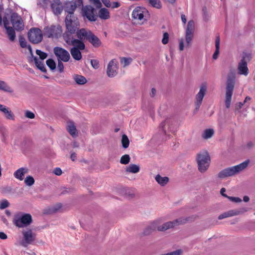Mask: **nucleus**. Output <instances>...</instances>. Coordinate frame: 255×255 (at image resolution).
I'll use <instances>...</instances> for the list:
<instances>
[{"label": "nucleus", "instance_id": "5fc2aeb1", "mask_svg": "<svg viewBox=\"0 0 255 255\" xmlns=\"http://www.w3.org/2000/svg\"><path fill=\"white\" fill-rule=\"evenodd\" d=\"M53 173L56 175L60 176L62 174V171L60 168L56 167L54 169Z\"/></svg>", "mask_w": 255, "mask_h": 255}, {"label": "nucleus", "instance_id": "20e7f679", "mask_svg": "<svg viewBox=\"0 0 255 255\" xmlns=\"http://www.w3.org/2000/svg\"><path fill=\"white\" fill-rule=\"evenodd\" d=\"M210 157L207 151L200 152L197 154V161L199 171L204 173L208 169L210 163Z\"/></svg>", "mask_w": 255, "mask_h": 255}, {"label": "nucleus", "instance_id": "e2e57ef3", "mask_svg": "<svg viewBox=\"0 0 255 255\" xmlns=\"http://www.w3.org/2000/svg\"><path fill=\"white\" fill-rule=\"evenodd\" d=\"M244 104V103H242V102H239V103H237L236 105V109H240L242 107V106H243Z\"/></svg>", "mask_w": 255, "mask_h": 255}, {"label": "nucleus", "instance_id": "774afa93", "mask_svg": "<svg viewBox=\"0 0 255 255\" xmlns=\"http://www.w3.org/2000/svg\"><path fill=\"white\" fill-rule=\"evenodd\" d=\"M156 90L154 88H152L151 89V93H150V95L151 97H154L156 94Z\"/></svg>", "mask_w": 255, "mask_h": 255}, {"label": "nucleus", "instance_id": "2f4dec72", "mask_svg": "<svg viewBox=\"0 0 255 255\" xmlns=\"http://www.w3.org/2000/svg\"><path fill=\"white\" fill-rule=\"evenodd\" d=\"M67 129L72 136H76L77 135V129L73 123L69 122Z\"/></svg>", "mask_w": 255, "mask_h": 255}, {"label": "nucleus", "instance_id": "4d7b16f0", "mask_svg": "<svg viewBox=\"0 0 255 255\" xmlns=\"http://www.w3.org/2000/svg\"><path fill=\"white\" fill-rule=\"evenodd\" d=\"M102 1L106 7H111V2H110V1L109 0H102Z\"/></svg>", "mask_w": 255, "mask_h": 255}, {"label": "nucleus", "instance_id": "680f3d73", "mask_svg": "<svg viewBox=\"0 0 255 255\" xmlns=\"http://www.w3.org/2000/svg\"><path fill=\"white\" fill-rule=\"evenodd\" d=\"M254 144L252 141H249L247 143L246 146L248 148H251L254 146Z\"/></svg>", "mask_w": 255, "mask_h": 255}, {"label": "nucleus", "instance_id": "423d86ee", "mask_svg": "<svg viewBox=\"0 0 255 255\" xmlns=\"http://www.w3.org/2000/svg\"><path fill=\"white\" fill-rule=\"evenodd\" d=\"M236 77L234 75L228 76L226 87L225 105L229 108L231 105L232 97L235 84Z\"/></svg>", "mask_w": 255, "mask_h": 255}, {"label": "nucleus", "instance_id": "f704fd0d", "mask_svg": "<svg viewBox=\"0 0 255 255\" xmlns=\"http://www.w3.org/2000/svg\"><path fill=\"white\" fill-rule=\"evenodd\" d=\"M214 133V130L211 128H208L205 129L202 135V137L204 139H208L211 138Z\"/></svg>", "mask_w": 255, "mask_h": 255}, {"label": "nucleus", "instance_id": "c756f323", "mask_svg": "<svg viewBox=\"0 0 255 255\" xmlns=\"http://www.w3.org/2000/svg\"><path fill=\"white\" fill-rule=\"evenodd\" d=\"M19 41L20 46L22 48L27 47L28 48L30 53L31 54V55H32V50L31 47L30 45H27V42H26L25 38L23 36L20 35L19 36Z\"/></svg>", "mask_w": 255, "mask_h": 255}, {"label": "nucleus", "instance_id": "69168bd1", "mask_svg": "<svg viewBox=\"0 0 255 255\" xmlns=\"http://www.w3.org/2000/svg\"><path fill=\"white\" fill-rule=\"evenodd\" d=\"M41 0L43 2V3L42 4L40 2H39L38 4H41L42 7L46 6L48 3L47 0Z\"/></svg>", "mask_w": 255, "mask_h": 255}, {"label": "nucleus", "instance_id": "13d9d810", "mask_svg": "<svg viewBox=\"0 0 255 255\" xmlns=\"http://www.w3.org/2000/svg\"><path fill=\"white\" fill-rule=\"evenodd\" d=\"M90 1L97 6L101 5L100 0H90Z\"/></svg>", "mask_w": 255, "mask_h": 255}, {"label": "nucleus", "instance_id": "f03ea898", "mask_svg": "<svg viewBox=\"0 0 255 255\" xmlns=\"http://www.w3.org/2000/svg\"><path fill=\"white\" fill-rule=\"evenodd\" d=\"M91 32L90 30L85 28L78 29L75 32L78 39L74 38L72 35L67 33H64L63 38L69 45H75L80 49H84L85 45L83 41L85 39L88 40Z\"/></svg>", "mask_w": 255, "mask_h": 255}, {"label": "nucleus", "instance_id": "a878e982", "mask_svg": "<svg viewBox=\"0 0 255 255\" xmlns=\"http://www.w3.org/2000/svg\"><path fill=\"white\" fill-rule=\"evenodd\" d=\"M88 40L95 47H98L101 45L100 39L91 32Z\"/></svg>", "mask_w": 255, "mask_h": 255}, {"label": "nucleus", "instance_id": "39448f33", "mask_svg": "<svg viewBox=\"0 0 255 255\" xmlns=\"http://www.w3.org/2000/svg\"><path fill=\"white\" fill-rule=\"evenodd\" d=\"M65 25L67 31L65 33L72 34L75 32L80 28V23L76 16L74 15H67L65 18Z\"/></svg>", "mask_w": 255, "mask_h": 255}, {"label": "nucleus", "instance_id": "3c124183", "mask_svg": "<svg viewBox=\"0 0 255 255\" xmlns=\"http://www.w3.org/2000/svg\"><path fill=\"white\" fill-rule=\"evenodd\" d=\"M91 64L94 69H98L99 66V61L97 60L92 59L91 60Z\"/></svg>", "mask_w": 255, "mask_h": 255}, {"label": "nucleus", "instance_id": "58836bf2", "mask_svg": "<svg viewBox=\"0 0 255 255\" xmlns=\"http://www.w3.org/2000/svg\"><path fill=\"white\" fill-rule=\"evenodd\" d=\"M122 146L124 148H127L128 147L129 141L128 136L126 134H123L122 137Z\"/></svg>", "mask_w": 255, "mask_h": 255}, {"label": "nucleus", "instance_id": "0eeeda50", "mask_svg": "<svg viewBox=\"0 0 255 255\" xmlns=\"http://www.w3.org/2000/svg\"><path fill=\"white\" fill-rule=\"evenodd\" d=\"M252 59V56L250 54L244 52L242 56V58L239 62L237 70L238 74L247 76L249 73L248 67V62Z\"/></svg>", "mask_w": 255, "mask_h": 255}, {"label": "nucleus", "instance_id": "09e8293b", "mask_svg": "<svg viewBox=\"0 0 255 255\" xmlns=\"http://www.w3.org/2000/svg\"><path fill=\"white\" fill-rule=\"evenodd\" d=\"M25 116L27 118L33 119L35 118V115L34 114L28 110L25 111Z\"/></svg>", "mask_w": 255, "mask_h": 255}, {"label": "nucleus", "instance_id": "49530a36", "mask_svg": "<svg viewBox=\"0 0 255 255\" xmlns=\"http://www.w3.org/2000/svg\"><path fill=\"white\" fill-rule=\"evenodd\" d=\"M131 61V59L130 58H123L121 59V63L123 64L124 67H126L128 65Z\"/></svg>", "mask_w": 255, "mask_h": 255}, {"label": "nucleus", "instance_id": "dca6fc26", "mask_svg": "<svg viewBox=\"0 0 255 255\" xmlns=\"http://www.w3.org/2000/svg\"><path fill=\"white\" fill-rule=\"evenodd\" d=\"M10 21L13 27L16 30H21L24 28L22 20L21 17L16 13L11 15Z\"/></svg>", "mask_w": 255, "mask_h": 255}, {"label": "nucleus", "instance_id": "6e6d98bb", "mask_svg": "<svg viewBox=\"0 0 255 255\" xmlns=\"http://www.w3.org/2000/svg\"><path fill=\"white\" fill-rule=\"evenodd\" d=\"M120 5H121V4L120 2H119L118 1H114L112 3H111L110 7H112V8H118V7H120Z\"/></svg>", "mask_w": 255, "mask_h": 255}, {"label": "nucleus", "instance_id": "79ce46f5", "mask_svg": "<svg viewBox=\"0 0 255 255\" xmlns=\"http://www.w3.org/2000/svg\"><path fill=\"white\" fill-rule=\"evenodd\" d=\"M46 64L51 70H54L56 68V63L55 61L51 59H48L46 60Z\"/></svg>", "mask_w": 255, "mask_h": 255}, {"label": "nucleus", "instance_id": "a19ab883", "mask_svg": "<svg viewBox=\"0 0 255 255\" xmlns=\"http://www.w3.org/2000/svg\"><path fill=\"white\" fill-rule=\"evenodd\" d=\"M130 156L128 154H125L123 155L120 159V163L123 164H127L130 161Z\"/></svg>", "mask_w": 255, "mask_h": 255}, {"label": "nucleus", "instance_id": "412c9836", "mask_svg": "<svg viewBox=\"0 0 255 255\" xmlns=\"http://www.w3.org/2000/svg\"><path fill=\"white\" fill-rule=\"evenodd\" d=\"M3 22L9 40L11 41H14L15 38V33L14 29L12 27L9 26V21L6 17H3Z\"/></svg>", "mask_w": 255, "mask_h": 255}, {"label": "nucleus", "instance_id": "c03bdc74", "mask_svg": "<svg viewBox=\"0 0 255 255\" xmlns=\"http://www.w3.org/2000/svg\"><path fill=\"white\" fill-rule=\"evenodd\" d=\"M9 206V203L6 199L2 200L0 202V209H5L6 208L8 207Z\"/></svg>", "mask_w": 255, "mask_h": 255}, {"label": "nucleus", "instance_id": "473e14b6", "mask_svg": "<svg viewBox=\"0 0 255 255\" xmlns=\"http://www.w3.org/2000/svg\"><path fill=\"white\" fill-rule=\"evenodd\" d=\"M220 40L219 36H217L215 40V51L214 52L213 55V58L215 60L217 59L219 54V49H220Z\"/></svg>", "mask_w": 255, "mask_h": 255}, {"label": "nucleus", "instance_id": "e433bc0d", "mask_svg": "<svg viewBox=\"0 0 255 255\" xmlns=\"http://www.w3.org/2000/svg\"><path fill=\"white\" fill-rule=\"evenodd\" d=\"M36 67L42 72H46V69L43 62L39 61L37 57H33Z\"/></svg>", "mask_w": 255, "mask_h": 255}, {"label": "nucleus", "instance_id": "9b49d317", "mask_svg": "<svg viewBox=\"0 0 255 255\" xmlns=\"http://www.w3.org/2000/svg\"><path fill=\"white\" fill-rule=\"evenodd\" d=\"M28 37L29 41L32 43H38L42 41L43 35L40 29L33 28L28 32Z\"/></svg>", "mask_w": 255, "mask_h": 255}, {"label": "nucleus", "instance_id": "0e129e2a", "mask_svg": "<svg viewBox=\"0 0 255 255\" xmlns=\"http://www.w3.org/2000/svg\"><path fill=\"white\" fill-rule=\"evenodd\" d=\"M181 20L184 24H185L187 21L186 16L184 14L181 15Z\"/></svg>", "mask_w": 255, "mask_h": 255}, {"label": "nucleus", "instance_id": "8fccbe9b", "mask_svg": "<svg viewBox=\"0 0 255 255\" xmlns=\"http://www.w3.org/2000/svg\"><path fill=\"white\" fill-rule=\"evenodd\" d=\"M169 41V34L167 32H164L162 39V43L163 44H166Z\"/></svg>", "mask_w": 255, "mask_h": 255}, {"label": "nucleus", "instance_id": "9d476101", "mask_svg": "<svg viewBox=\"0 0 255 255\" xmlns=\"http://www.w3.org/2000/svg\"><path fill=\"white\" fill-rule=\"evenodd\" d=\"M82 14L83 17H86L90 21H96L98 16L96 10L90 5L83 6Z\"/></svg>", "mask_w": 255, "mask_h": 255}, {"label": "nucleus", "instance_id": "6e6552de", "mask_svg": "<svg viewBox=\"0 0 255 255\" xmlns=\"http://www.w3.org/2000/svg\"><path fill=\"white\" fill-rule=\"evenodd\" d=\"M32 221V216L30 214L18 215L14 218V224L18 228H24L29 226Z\"/></svg>", "mask_w": 255, "mask_h": 255}, {"label": "nucleus", "instance_id": "5701e85b", "mask_svg": "<svg viewBox=\"0 0 255 255\" xmlns=\"http://www.w3.org/2000/svg\"><path fill=\"white\" fill-rule=\"evenodd\" d=\"M171 120L170 119H167L160 124L159 128L162 131L163 133L165 135L166 134L167 129H168L170 131H172L171 127Z\"/></svg>", "mask_w": 255, "mask_h": 255}, {"label": "nucleus", "instance_id": "f257e3e1", "mask_svg": "<svg viewBox=\"0 0 255 255\" xmlns=\"http://www.w3.org/2000/svg\"><path fill=\"white\" fill-rule=\"evenodd\" d=\"M195 217H188L186 218H180L173 221L165 222L162 225H160L161 220H157L151 223V224L147 228L145 231V233L149 234L151 232L156 230L160 232L165 231L168 229L174 228L176 226L185 224L187 222L192 221L195 220Z\"/></svg>", "mask_w": 255, "mask_h": 255}, {"label": "nucleus", "instance_id": "c9c22d12", "mask_svg": "<svg viewBox=\"0 0 255 255\" xmlns=\"http://www.w3.org/2000/svg\"><path fill=\"white\" fill-rule=\"evenodd\" d=\"M0 90L10 93L13 92V90L8 85L2 81H0Z\"/></svg>", "mask_w": 255, "mask_h": 255}, {"label": "nucleus", "instance_id": "f8f14e48", "mask_svg": "<svg viewBox=\"0 0 255 255\" xmlns=\"http://www.w3.org/2000/svg\"><path fill=\"white\" fill-rule=\"evenodd\" d=\"M53 52L55 56L57 57L58 61L67 62L70 58V55L69 52L66 50L61 47H54L53 49Z\"/></svg>", "mask_w": 255, "mask_h": 255}, {"label": "nucleus", "instance_id": "4468645a", "mask_svg": "<svg viewBox=\"0 0 255 255\" xmlns=\"http://www.w3.org/2000/svg\"><path fill=\"white\" fill-rule=\"evenodd\" d=\"M207 92V87L205 85H202L200 90L195 97V109L198 111L202 104L203 99Z\"/></svg>", "mask_w": 255, "mask_h": 255}, {"label": "nucleus", "instance_id": "2eb2a0df", "mask_svg": "<svg viewBox=\"0 0 255 255\" xmlns=\"http://www.w3.org/2000/svg\"><path fill=\"white\" fill-rule=\"evenodd\" d=\"M147 12V11L145 8L137 6L132 11V17L134 20L142 21V23H143V21L145 20L144 18V16Z\"/></svg>", "mask_w": 255, "mask_h": 255}, {"label": "nucleus", "instance_id": "aec40b11", "mask_svg": "<svg viewBox=\"0 0 255 255\" xmlns=\"http://www.w3.org/2000/svg\"><path fill=\"white\" fill-rule=\"evenodd\" d=\"M61 32L60 28L55 26H47L44 28V33L45 35L49 38L57 37Z\"/></svg>", "mask_w": 255, "mask_h": 255}, {"label": "nucleus", "instance_id": "6ab92c4d", "mask_svg": "<svg viewBox=\"0 0 255 255\" xmlns=\"http://www.w3.org/2000/svg\"><path fill=\"white\" fill-rule=\"evenodd\" d=\"M118 61L113 59L110 61L107 66V74L109 77H115L118 73Z\"/></svg>", "mask_w": 255, "mask_h": 255}, {"label": "nucleus", "instance_id": "a18cd8bd", "mask_svg": "<svg viewBox=\"0 0 255 255\" xmlns=\"http://www.w3.org/2000/svg\"><path fill=\"white\" fill-rule=\"evenodd\" d=\"M36 53L39 56L41 60H44L47 57V54L45 52H42L40 50H36Z\"/></svg>", "mask_w": 255, "mask_h": 255}, {"label": "nucleus", "instance_id": "393cba45", "mask_svg": "<svg viewBox=\"0 0 255 255\" xmlns=\"http://www.w3.org/2000/svg\"><path fill=\"white\" fill-rule=\"evenodd\" d=\"M28 172V169L26 168L21 167L16 170L13 175L15 178L22 181L24 178V175Z\"/></svg>", "mask_w": 255, "mask_h": 255}, {"label": "nucleus", "instance_id": "bb28decb", "mask_svg": "<svg viewBox=\"0 0 255 255\" xmlns=\"http://www.w3.org/2000/svg\"><path fill=\"white\" fill-rule=\"evenodd\" d=\"M156 181L161 186H165L169 182V178L166 176H161L159 174H157L155 177Z\"/></svg>", "mask_w": 255, "mask_h": 255}, {"label": "nucleus", "instance_id": "37998d69", "mask_svg": "<svg viewBox=\"0 0 255 255\" xmlns=\"http://www.w3.org/2000/svg\"><path fill=\"white\" fill-rule=\"evenodd\" d=\"M24 183L26 185L30 186L34 183V178L31 176H27L24 180Z\"/></svg>", "mask_w": 255, "mask_h": 255}, {"label": "nucleus", "instance_id": "bf43d9fd", "mask_svg": "<svg viewBox=\"0 0 255 255\" xmlns=\"http://www.w3.org/2000/svg\"><path fill=\"white\" fill-rule=\"evenodd\" d=\"M7 238V235L3 232H0V239L2 240H5Z\"/></svg>", "mask_w": 255, "mask_h": 255}, {"label": "nucleus", "instance_id": "b1692460", "mask_svg": "<svg viewBox=\"0 0 255 255\" xmlns=\"http://www.w3.org/2000/svg\"><path fill=\"white\" fill-rule=\"evenodd\" d=\"M72 47L70 50V53L72 57L76 60H80L82 58V54L80 50L83 49H80L78 46L73 45Z\"/></svg>", "mask_w": 255, "mask_h": 255}, {"label": "nucleus", "instance_id": "338daca9", "mask_svg": "<svg viewBox=\"0 0 255 255\" xmlns=\"http://www.w3.org/2000/svg\"><path fill=\"white\" fill-rule=\"evenodd\" d=\"M7 107L5 106L0 104V111L3 112L6 110Z\"/></svg>", "mask_w": 255, "mask_h": 255}, {"label": "nucleus", "instance_id": "ea45409f", "mask_svg": "<svg viewBox=\"0 0 255 255\" xmlns=\"http://www.w3.org/2000/svg\"><path fill=\"white\" fill-rule=\"evenodd\" d=\"M150 4L154 7L160 8L161 7V3L160 0H149Z\"/></svg>", "mask_w": 255, "mask_h": 255}, {"label": "nucleus", "instance_id": "cd10ccee", "mask_svg": "<svg viewBox=\"0 0 255 255\" xmlns=\"http://www.w3.org/2000/svg\"><path fill=\"white\" fill-rule=\"evenodd\" d=\"M99 16L102 19H108L110 17V12L106 8H101L98 12Z\"/></svg>", "mask_w": 255, "mask_h": 255}, {"label": "nucleus", "instance_id": "1a4fd4ad", "mask_svg": "<svg viewBox=\"0 0 255 255\" xmlns=\"http://www.w3.org/2000/svg\"><path fill=\"white\" fill-rule=\"evenodd\" d=\"M23 239L20 244L24 247H27L29 245L32 244L36 239V234L32 232L31 229L24 231L22 233Z\"/></svg>", "mask_w": 255, "mask_h": 255}, {"label": "nucleus", "instance_id": "a211bd4d", "mask_svg": "<svg viewBox=\"0 0 255 255\" xmlns=\"http://www.w3.org/2000/svg\"><path fill=\"white\" fill-rule=\"evenodd\" d=\"M83 4L82 0H75V1H67L65 3V10L68 13V15H74L73 12L78 6Z\"/></svg>", "mask_w": 255, "mask_h": 255}, {"label": "nucleus", "instance_id": "7ed1b4c3", "mask_svg": "<svg viewBox=\"0 0 255 255\" xmlns=\"http://www.w3.org/2000/svg\"><path fill=\"white\" fill-rule=\"evenodd\" d=\"M250 163L249 160H246L242 163L230 167L226 168L221 171L218 174L219 178L223 179L237 174L246 169Z\"/></svg>", "mask_w": 255, "mask_h": 255}, {"label": "nucleus", "instance_id": "7c9ffc66", "mask_svg": "<svg viewBox=\"0 0 255 255\" xmlns=\"http://www.w3.org/2000/svg\"><path fill=\"white\" fill-rule=\"evenodd\" d=\"M139 166L136 164H130L126 168V171L131 173H137L139 171Z\"/></svg>", "mask_w": 255, "mask_h": 255}, {"label": "nucleus", "instance_id": "603ef678", "mask_svg": "<svg viewBox=\"0 0 255 255\" xmlns=\"http://www.w3.org/2000/svg\"><path fill=\"white\" fill-rule=\"evenodd\" d=\"M227 198L230 201L236 203H239L242 201V200L239 197L228 196Z\"/></svg>", "mask_w": 255, "mask_h": 255}, {"label": "nucleus", "instance_id": "72a5a7b5", "mask_svg": "<svg viewBox=\"0 0 255 255\" xmlns=\"http://www.w3.org/2000/svg\"><path fill=\"white\" fill-rule=\"evenodd\" d=\"M74 80L79 85H83L87 82L86 79L82 75H76L74 76Z\"/></svg>", "mask_w": 255, "mask_h": 255}, {"label": "nucleus", "instance_id": "4c0bfd02", "mask_svg": "<svg viewBox=\"0 0 255 255\" xmlns=\"http://www.w3.org/2000/svg\"><path fill=\"white\" fill-rule=\"evenodd\" d=\"M5 117L6 119L14 120V116L11 110L9 108H7L6 110L3 112Z\"/></svg>", "mask_w": 255, "mask_h": 255}, {"label": "nucleus", "instance_id": "de8ad7c7", "mask_svg": "<svg viewBox=\"0 0 255 255\" xmlns=\"http://www.w3.org/2000/svg\"><path fill=\"white\" fill-rule=\"evenodd\" d=\"M182 253V251L181 249L177 250L176 251L162 254L161 255H181Z\"/></svg>", "mask_w": 255, "mask_h": 255}, {"label": "nucleus", "instance_id": "4be33fe9", "mask_svg": "<svg viewBox=\"0 0 255 255\" xmlns=\"http://www.w3.org/2000/svg\"><path fill=\"white\" fill-rule=\"evenodd\" d=\"M51 7L55 15L60 14L63 10V5L60 0H53L51 4Z\"/></svg>", "mask_w": 255, "mask_h": 255}, {"label": "nucleus", "instance_id": "f3484780", "mask_svg": "<svg viewBox=\"0 0 255 255\" xmlns=\"http://www.w3.org/2000/svg\"><path fill=\"white\" fill-rule=\"evenodd\" d=\"M248 210V209L246 208H241L239 209L231 210L219 215L218 219L222 220L226 218L242 214L245 212H247Z\"/></svg>", "mask_w": 255, "mask_h": 255}, {"label": "nucleus", "instance_id": "052dcab7", "mask_svg": "<svg viewBox=\"0 0 255 255\" xmlns=\"http://www.w3.org/2000/svg\"><path fill=\"white\" fill-rule=\"evenodd\" d=\"M225 192H226V189H225V188H221V190H220V193H221V194L223 196H224V197H226V198H227V197H228V195H227L225 193Z\"/></svg>", "mask_w": 255, "mask_h": 255}, {"label": "nucleus", "instance_id": "c85d7f7f", "mask_svg": "<svg viewBox=\"0 0 255 255\" xmlns=\"http://www.w3.org/2000/svg\"><path fill=\"white\" fill-rule=\"evenodd\" d=\"M194 29L195 23L194 21L192 20H189L186 28L185 34L194 35Z\"/></svg>", "mask_w": 255, "mask_h": 255}, {"label": "nucleus", "instance_id": "864d4df0", "mask_svg": "<svg viewBox=\"0 0 255 255\" xmlns=\"http://www.w3.org/2000/svg\"><path fill=\"white\" fill-rule=\"evenodd\" d=\"M57 69L60 73H62L63 72L64 65H63V64L62 63V61H58Z\"/></svg>", "mask_w": 255, "mask_h": 255}, {"label": "nucleus", "instance_id": "ddd939ff", "mask_svg": "<svg viewBox=\"0 0 255 255\" xmlns=\"http://www.w3.org/2000/svg\"><path fill=\"white\" fill-rule=\"evenodd\" d=\"M193 35L185 34V38H181L179 40V49L183 51L185 48L190 47L193 40Z\"/></svg>", "mask_w": 255, "mask_h": 255}]
</instances>
